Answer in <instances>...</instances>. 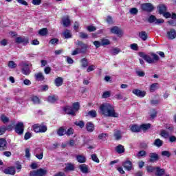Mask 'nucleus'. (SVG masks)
Wrapping results in <instances>:
<instances>
[{
  "instance_id": "nucleus-1",
  "label": "nucleus",
  "mask_w": 176,
  "mask_h": 176,
  "mask_svg": "<svg viewBox=\"0 0 176 176\" xmlns=\"http://www.w3.org/2000/svg\"><path fill=\"white\" fill-rule=\"evenodd\" d=\"M100 109L102 115L107 118H119V113L115 111V107L109 103L102 104Z\"/></svg>"
},
{
  "instance_id": "nucleus-2",
  "label": "nucleus",
  "mask_w": 176,
  "mask_h": 176,
  "mask_svg": "<svg viewBox=\"0 0 176 176\" xmlns=\"http://www.w3.org/2000/svg\"><path fill=\"white\" fill-rule=\"evenodd\" d=\"M140 56L148 64H155V63H157V61L160 60V58H159V56L155 53H151V56L153 58H151V56L146 55L144 53H140Z\"/></svg>"
},
{
  "instance_id": "nucleus-3",
  "label": "nucleus",
  "mask_w": 176,
  "mask_h": 176,
  "mask_svg": "<svg viewBox=\"0 0 176 176\" xmlns=\"http://www.w3.org/2000/svg\"><path fill=\"white\" fill-rule=\"evenodd\" d=\"M19 66L21 67V72L23 75H30V74H31V69H30V67H32V64H28L25 61H21Z\"/></svg>"
},
{
  "instance_id": "nucleus-4",
  "label": "nucleus",
  "mask_w": 176,
  "mask_h": 176,
  "mask_svg": "<svg viewBox=\"0 0 176 176\" xmlns=\"http://www.w3.org/2000/svg\"><path fill=\"white\" fill-rule=\"evenodd\" d=\"M15 133L19 135H23L24 134V123L19 122L14 127Z\"/></svg>"
},
{
  "instance_id": "nucleus-5",
  "label": "nucleus",
  "mask_w": 176,
  "mask_h": 176,
  "mask_svg": "<svg viewBox=\"0 0 176 176\" xmlns=\"http://www.w3.org/2000/svg\"><path fill=\"white\" fill-rule=\"evenodd\" d=\"M47 170L43 168H39L36 170H33L30 173L29 176H38V175H46Z\"/></svg>"
},
{
  "instance_id": "nucleus-6",
  "label": "nucleus",
  "mask_w": 176,
  "mask_h": 176,
  "mask_svg": "<svg viewBox=\"0 0 176 176\" xmlns=\"http://www.w3.org/2000/svg\"><path fill=\"white\" fill-rule=\"evenodd\" d=\"M34 156L38 159V160H42L43 159V149L41 148H36L34 151Z\"/></svg>"
},
{
  "instance_id": "nucleus-7",
  "label": "nucleus",
  "mask_w": 176,
  "mask_h": 176,
  "mask_svg": "<svg viewBox=\"0 0 176 176\" xmlns=\"http://www.w3.org/2000/svg\"><path fill=\"white\" fill-rule=\"evenodd\" d=\"M111 34H115L118 36H123V30L118 26H113L110 29Z\"/></svg>"
},
{
  "instance_id": "nucleus-8",
  "label": "nucleus",
  "mask_w": 176,
  "mask_h": 176,
  "mask_svg": "<svg viewBox=\"0 0 176 176\" xmlns=\"http://www.w3.org/2000/svg\"><path fill=\"white\" fill-rule=\"evenodd\" d=\"M15 42H16V43H19V44L22 43L24 46H25L26 45H28V43H30L28 38H27L25 36L17 37L15 39Z\"/></svg>"
},
{
  "instance_id": "nucleus-9",
  "label": "nucleus",
  "mask_w": 176,
  "mask_h": 176,
  "mask_svg": "<svg viewBox=\"0 0 176 176\" xmlns=\"http://www.w3.org/2000/svg\"><path fill=\"white\" fill-rule=\"evenodd\" d=\"M141 8L144 12H152L154 9L153 6H152L151 3H146L142 4Z\"/></svg>"
},
{
  "instance_id": "nucleus-10",
  "label": "nucleus",
  "mask_w": 176,
  "mask_h": 176,
  "mask_svg": "<svg viewBox=\"0 0 176 176\" xmlns=\"http://www.w3.org/2000/svg\"><path fill=\"white\" fill-rule=\"evenodd\" d=\"M122 166L127 171H131V170H133V163L129 160L122 162Z\"/></svg>"
},
{
  "instance_id": "nucleus-11",
  "label": "nucleus",
  "mask_w": 176,
  "mask_h": 176,
  "mask_svg": "<svg viewBox=\"0 0 176 176\" xmlns=\"http://www.w3.org/2000/svg\"><path fill=\"white\" fill-rule=\"evenodd\" d=\"M149 160L150 163H155V162H157L159 160V155L156 153H149Z\"/></svg>"
},
{
  "instance_id": "nucleus-12",
  "label": "nucleus",
  "mask_w": 176,
  "mask_h": 176,
  "mask_svg": "<svg viewBox=\"0 0 176 176\" xmlns=\"http://www.w3.org/2000/svg\"><path fill=\"white\" fill-rule=\"evenodd\" d=\"M8 149V142L5 138H0V151H3Z\"/></svg>"
},
{
  "instance_id": "nucleus-13",
  "label": "nucleus",
  "mask_w": 176,
  "mask_h": 176,
  "mask_svg": "<svg viewBox=\"0 0 176 176\" xmlns=\"http://www.w3.org/2000/svg\"><path fill=\"white\" fill-rule=\"evenodd\" d=\"M132 93H133V94H135V96H137V97H145L146 92L144 91H141L140 89H133L132 91Z\"/></svg>"
},
{
  "instance_id": "nucleus-14",
  "label": "nucleus",
  "mask_w": 176,
  "mask_h": 176,
  "mask_svg": "<svg viewBox=\"0 0 176 176\" xmlns=\"http://www.w3.org/2000/svg\"><path fill=\"white\" fill-rule=\"evenodd\" d=\"M4 174H10V175H14L16 174V168L14 167H9L3 170Z\"/></svg>"
},
{
  "instance_id": "nucleus-15",
  "label": "nucleus",
  "mask_w": 176,
  "mask_h": 176,
  "mask_svg": "<svg viewBox=\"0 0 176 176\" xmlns=\"http://www.w3.org/2000/svg\"><path fill=\"white\" fill-rule=\"evenodd\" d=\"M168 39H175L176 38V31L174 29H170V31L167 32Z\"/></svg>"
},
{
  "instance_id": "nucleus-16",
  "label": "nucleus",
  "mask_w": 176,
  "mask_h": 176,
  "mask_svg": "<svg viewBox=\"0 0 176 176\" xmlns=\"http://www.w3.org/2000/svg\"><path fill=\"white\" fill-rule=\"evenodd\" d=\"M64 111H65V113H67V115H72V116H75V115H76L75 113V111L71 107H65Z\"/></svg>"
},
{
  "instance_id": "nucleus-17",
  "label": "nucleus",
  "mask_w": 176,
  "mask_h": 176,
  "mask_svg": "<svg viewBox=\"0 0 176 176\" xmlns=\"http://www.w3.org/2000/svg\"><path fill=\"white\" fill-rule=\"evenodd\" d=\"M86 129L89 133H93L94 131V124L91 122H88L86 124Z\"/></svg>"
},
{
  "instance_id": "nucleus-18",
  "label": "nucleus",
  "mask_w": 176,
  "mask_h": 176,
  "mask_svg": "<svg viewBox=\"0 0 176 176\" xmlns=\"http://www.w3.org/2000/svg\"><path fill=\"white\" fill-rule=\"evenodd\" d=\"M54 83L56 87H60V86H63L64 79H63V77H58L54 80Z\"/></svg>"
},
{
  "instance_id": "nucleus-19",
  "label": "nucleus",
  "mask_w": 176,
  "mask_h": 176,
  "mask_svg": "<svg viewBox=\"0 0 176 176\" xmlns=\"http://www.w3.org/2000/svg\"><path fill=\"white\" fill-rule=\"evenodd\" d=\"M76 159L78 163H86V157L83 155H76Z\"/></svg>"
},
{
  "instance_id": "nucleus-20",
  "label": "nucleus",
  "mask_w": 176,
  "mask_h": 176,
  "mask_svg": "<svg viewBox=\"0 0 176 176\" xmlns=\"http://www.w3.org/2000/svg\"><path fill=\"white\" fill-rule=\"evenodd\" d=\"M78 168L83 173V174H87V173H89V166L85 164H80L78 166Z\"/></svg>"
},
{
  "instance_id": "nucleus-21",
  "label": "nucleus",
  "mask_w": 176,
  "mask_h": 176,
  "mask_svg": "<svg viewBox=\"0 0 176 176\" xmlns=\"http://www.w3.org/2000/svg\"><path fill=\"white\" fill-rule=\"evenodd\" d=\"M58 100V96L56 95L48 96L47 101L48 102H50L51 104H54L56 101Z\"/></svg>"
},
{
  "instance_id": "nucleus-22",
  "label": "nucleus",
  "mask_w": 176,
  "mask_h": 176,
  "mask_svg": "<svg viewBox=\"0 0 176 176\" xmlns=\"http://www.w3.org/2000/svg\"><path fill=\"white\" fill-rule=\"evenodd\" d=\"M121 50L118 47H113L110 50L109 53L111 56H116L120 53Z\"/></svg>"
},
{
  "instance_id": "nucleus-23",
  "label": "nucleus",
  "mask_w": 176,
  "mask_h": 176,
  "mask_svg": "<svg viewBox=\"0 0 176 176\" xmlns=\"http://www.w3.org/2000/svg\"><path fill=\"white\" fill-rule=\"evenodd\" d=\"M62 21H63V24L64 27H69V25L71 24V21L69 20V16L64 17L62 19Z\"/></svg>"
},
{
  "instance_id": "nucleus-24",
  "label": "nucleus",
  "mask_w": 176,
  "mask_h": 176,
  "mask_svg": "<svg viewBox=\"0 0 176 176\" xmlns=\"http://www.w3.org/2000/svg\"><path fill=\"white\" fill-rule=\"evenodd\" d=\"M74 170H75V165L74 164L68 163L66 164L65 171H74Z\"/></svg>"
},
{
  "instance_id": "nucleus-25",
  "label": "nucleus",
  "mask_w": 176,
  "mask_h": 176,
  "mask_svg": "<svg viewBox=\"0 0 176 176\" xmlns=\"http://www.w3.org/2000/svg\"><path fill=\"white\" fill-rule=\"evenodd\" d=\"M139 38L143 41H146L148 39V34L145 31H142L139 32Z\"/></svg>"
},
{
  "instance_id": "nucleus-26",
  "label": "nucleus",
  "mask_w": 176,
  "mask_h": 176,
  "mask_svg": "<svg viewBox=\"0 0 176 176\" xmlns=\"http://www.w3.org/2000/svg\"><path fill=\"white\" fill-rule=\"evenodd\" d=\"M158 9H159V13L160 14H163V13L166 12V10H167V7H166L165 5L164 4H160L159 6H158Z\"/></svg>"
},
{
  "instance_id": "nucleus-27",
  "label": "nucleus",
  "mask_w": 176,
  "mask_h": 176,
  "mask_svg": "<svg viewBox=\"0 0 176 176\" xmlns=\"http://www.w3.org/2000/svg\"><path fill=\"white\" fill-rule=\"evenodd\" d=\"M131 131H132V133H140L141 128L138 125H132L131 126Z\"/></svg>"
},
{
  "instance_id": "nucleus-28",
  "label": "nucleus",
  "mask_w": 176,
  "mask_h": 176,
  "mask_svg": "<svg viewBox=\"0 0 176 176\" xmlns=\"http://www.w3.org/2000/svg\"><path fill=\"white\" fill-rule=\"evenodd\" d=\"M116 151L117 153H124V146L122 144H119L116 147Z\"/></svg>"
},
{
  "instance_id": "nucleus-29",
  "label": "nucleus",
  "mask_w": 176,
  "mask_h": 176,
  "mask_svg": "<svg viewBox=\"0 0 176 176\" xmlns=\"http://www.w3.org/2000/svg\"><path fill=\"white\" fill-rule=\"evenodd\" d=\"M156 176H163L164 175V169L160 168V167H156Z\"/></svg>"
},
{
  "instance_id": "nucleus-30",
  "label": "nucleus",
  "mask_w": 176,
  "mask_h": 176,
  "mask_svg": "<svg viewBox=\"0 0 176 176\" xmlns=\"http://www.w3.org/2000/svg\"><path fill=\"white\" fill-rule=\"evenodd\" d=\"M153 145L157 146V148H160V146H163V141L160 139H155V142H153Z\"/></svg>"
},
{
  "instance_id": "nucleus-31",
  "label": "nucleus",
  "mask_w": 176,
  "mask_h": 176,
  "mask_svg": "<svg viewBox=\"0 0 176 176\" xmlns=\"http://www.w3.org/2000/svg\"><path fill=\"white\" fill-rule=\"evenodd\" d=\"M81 66L82 68H87L89 67V62L86 58H83L80 60Z\"/></svg>"
},
{
  "instance_id": "nucleus-32",
  "label": "nucleus",
  "mask_w": 176,
  "mask_h": 176,
  "mask_svg": "<svg viewBox=\"0 0 176 176\" xmlns=\"http://www.w3.org/2000/svg\"><path fill=\"white\" fill-rule=\"evenodd\" d=\"M63 36L65 39H69V38H72V34H71V30H66L63 32Z\"/></svg>"
},
{
  "instance_id": "nucleus-33",
  "label": "nucleus",
  "mask_w": 176,
  "mask_h": 176,
  "mask_svg": "<svg viewBox=\"0 0 176 176\" xmlns=\"http://www.w3.org/2000/svg\"><path fill=\"white\" fill-rule=\"evenodd\" d=\"M114 137L117 141H119V140H122V133H120V131H115Z\"/></svg>"
},
{
  "instance_id": "nucleus-34",
  "label": "nucleus",
  "mask_w": 176,
  "mask_h": 176,
  "mask_svg": "<svg viewBox=\"0 0 176 176\" xmlns=\"http://www.w3.org/2000/svg\"><path fill=\"white\" fill-rule=\"evenodd\" d=\"M160 135L161 137H163L164 138H168L170 133L164 129H162L160 131Z\"/></svg>"
},
{
  "instance_id": "nucleus-35",
  "label": "nucleus",
  "mask_w": 176,
  "mask_h": 176,
  "mask_svg": "<svg viewBox=\"0 0 176 176\" xmlns=\"http://www.w3.org/2000/svg\"><path fill=\"white\" fill-rule=\"evenodd\" d=\"M151 129V124H144L140 125V130H143V131H146V130H149Z\"/></svg>"
},
{
  "instance_id": "nucleus-36",
  "label": "nucleus",
  "mask_w": 176,
  "mask_h": 176,
  "mask_svg": "<svg viewBox=\"0 0 176 176\" xmlns=\"http://www.w3.org/2000/svg\"><path fill=\"white\" fill-rule=\"evenodd\" d=\"M36 79L37 80H45V76H43V74L42 73H37L34 75Z\"/></svg>"
},
{
  "instance_id": "nucleus-37",
  "label": "nucleus",
  "mask_w": 176,
  "mask_h": 176,
  "mask_svg": "<svg viewBox=\"0 0 176 176\" xmlns=\"http://www.w3.org/2000/svg\"><path fill=\"white\" fill-rule=\"evenodd\" d=\"M57 134L59 135V137H63V135H65V129L60 127L57 131Z\"/></svg>"
},
{
  "instance_id": "nucleus-38",
  "label": "nucleus",
  "mask_w": 176,
  "mask_h": 176,
  "mask_svg": "<svg viewBox=\"0 0 176 176\" xmlns=\"http://www.w3.org/2000/svg\"><path fill=\"white\" fill-rule=\"evenodd\" d=\"M38 34L41 36H45L47 35V28H44L38 31Z\"/></svg>"
},
{
  "instance_id": "nucleus-39",
  "label": "nucleus",
  "mask_w": 176,
  "mask_h": 176,
  "mask_svg": "<svg viewBox=\"0 0 176 176\" xmlns=\"http://www.w3.org/2000/svg\"><path fill=\"white\" fill-rule=\"evenodd\" d=\"M33 104H41V99L38 98V96H32L31 98Z\"/></svg>"
},
{
  "instance_id": "nucleus-40",
  "label": "nucleus",
  "mask_w": 176,
  "mask_h": 176,
  "mask_svg": "<svg viewBox=\"0 0 176 176\" xmlns=\"http://www.w3.org/2000/svg\"><path fill=\"white\" fill-rule=\"evenodd\" d=\"M157 116V111L155 109H152L150 113V119H154Z\"/></svg>"
},
{
  "instance_id": "nucleus-41",
  "label": "nucleus",
  "mask_w": 176,
  "mask_h": 176,
  "mask_svg": "<svg viewBox=\"0 0 176 176\" xmlns=\"http://www.w3.org/2000/svg\"><path fill=\"white\" fill-rule=\"evenodd\" d=\"M146 156V151H144V150H142V151H140L136 157H145Z\"/></svg>"
},
{
  "instance_id": "nucleus-42",
  "label": "nucleus",
  "mask_w": 176,
  "mask_h": 176,
  "mask_svg": "<svg viewBox=\"0 0 176 176\" xmlns=\"http://www.w3.org/2000/svg\"><path fill=\"white\" fill-rule=\"evenodd\" d=\"M87 116H91V118H96L97 116V111H96V110H91L87 113Z\"/></svg>"
},
{
  "instance_id": "nucleus-43",
  "label": "nucleus",
  "mask_w": 176,
  "mask_h": 176,
  "mask_svg": "<svg viewBox=\"0 0 176 176\" xmlns=\"http://www.w3.org/2000/svg\"><path fill=\"white\" fill-rule=\"evenodd\" d=\"M8 67L9 68H11L12 69H14V68L17 67V64H16V63H14V61L13 60H10L8 62Z\"/></svg>"
},
{
  "instance_id": "nucleus-44",
  "label": "nucleus",
  "mask_w": 176,
  "mask_h": 176,
  "mask_svg": "<svg viewBox=\"0 0 176 176\" xmlns=\"http://www.w3.org/2000/svg\"><path fill=\"white\" fill-rule=\"evenodd\" d=\"M157 86H159L158 83H153L150 87V91L153 93V91H155L157 90Z\"/></svg>"
},
{
  "instance_id": "nucleus-45",
  "label": "nucleus",
  "mask_w": 176,
  "mask_h": 176,
  "mask_svg": "<svg viewBox=\"0 0 176 176\" xmlns=\"http://www.w3.org/2000/svg\"><path fill=\"white\" fill-rule=\"evenodd\" d=\"M101 45L102 46H107V45H111V41L107 38H102Z\"/></svg>"
},
{
  "instance_id": "nucleus-46",
  "label": "nucleus",
  "mask_w": 176,
  "mask_h": 176,
  "mask_svg": "<svg viewBox=\"0 0 176 176\" xmlns=\"http://www.w3.org/2000/svg\"><path fill=\"white\" fill-rule=\"evenodd\" d=\"M129 13L133 16H135L136 14H138V9H137L136 8H130Z\"/></svg>"
},
{
  "instance_id": "nucleus-47",
  "label": "nucleus",
  "mask_w": 176,
  "mask_h": 176,
  "mask_svg": "<svg viewBox=\"0 0 176 176\" xmlns=\"http://www.w3.org/2000/svg\"><path fill=\"white\" fill-rule=\"evenodd\" d=\"M72 107L74 112H78V110L80 108V104H79V102H77L73 103Z\"/></svg>"
},
{
  "instance_id": "nucleus-48",
  "label": "nucleus",
  "mask_w": 176,
  "mask_h": 176,
  "mask_svg": "<svg viewBox=\"0 0 176 176\" xmlns=\"http://www.w3.org/2000/svg\"><path fill=\"white\" fill-rule=\"evenodd\" d=\"M148 21L151 24H152L153 23H154V24H155V23H156V16H155V15H151L149 16V18L148 19Z\"/></svg>"
},
{
  "instance_id": "nucleus-49",
  "label": "nucleus",
  "mask_w": 176,
  "mask_h": 176,
  "mask_svg": "<svg viewBox=\"0 0 176 176\" xmlns=\"http://www.w3.org/2000/svg\"><path fill=\"white\" fill-rule=\"evenodd\" d=\"M80 47L81 48H80V53H82V54H86V52H87V44H85Z\"/></svg>"
},
{
  "instance_id": "nucleus-50",
  "label": "nucleus",
  "mask_w": 176,
  "mask_h": 176,
  "mask_svg": "<svg viewBox=\"0 0 176 176\" xmlns=\"http://www.w3.org/2000/svg\"><path fill=\"white\" fill-rule=\"evenodd\" d=\"M76 126H78L80 129H83L85 127V122L83 121H76L74 122Z\"/></svg>"
},
{
  "instance_id": "nucleus-51",
  "label": "nucleus",
  "mask_w": 176,
  "mask_h": 176,
  "mask_svg": "<svg viewBox=\"0 0 176 176\" xmlns=\"http://www.w3.org/2000/svg\"><path fill=\"white\" fill-rule=\"evenodd\" d=\"M1 120L3 122V123H9V118L6 117L5 115H1Z\"/></svg>"
},
{
  "instance_id": "nucleus-52",
  "label": "nucleus",
  "mask_w": 176,
  "mask_h": 176,
  "mask_svg": "<svg viewBox=\"0 0 176 176\" xmlns=\"http://www.w3.org/2000/svg\"><path fill=\"white\" fill-rule=\"evenodd\" d=\"M14 127H16L14 122H12L6 126V129L8 130V131H12V130H13Z\"/></svg>"
},
{
  "instance_id": "nucleus-53",
  "label": "nucleus",
  "mask_w": 176,
  "mask_h": 176,
  "mask_svg": "<svg viewBox=\"0 0 176 176\" xmlns=\"http://www.w3.org/2000/svg\"><path fill=\"white\" fill-rule=\"evenodd\" d=\"M146 170L147 173H153V171H155V170H156V168L153 167L152 166H147L146 167Z\"/></svg>"
},
{
  "instance_id": "nucleus-54",
  "label": "nucleus",
  "mask_w": 176,
  "mask_h": 176,
  "mask_svg": "<svg viewBox=\"0 0 176 176\" xmlns=\"http://www.w3.org/2000/svg\"><path fill=\"white\" fill-rule=\"evenodd\" d=\"M136 74L138 76H140V78H144L145 76V72L144 71L139 69L136 71Z\"/></svg>"
},
{
  "instance_id": "nucleus-55",
  "label": "nucleus",
  "mask_w": 176,
  "mask_h": 176,
  "mask_svg": "<svg viewBox=\"0 0 176 176\" xmlns=\"http://www.w3.org/2000/svg\"><path fill=\"white\" fill-rule=\"evenodd\" d=\"M40 133H46L47 131V126L46 125H39Z\"/></svg>"
},
{
  "instance_id": "nucleus-56",
  "label": "nucleus",
  "mask_w": 176,
  "mask_h": 176,
  "mask_svg": "<svg viewBox=\"0 0 176 176\" xmlns=\"http://www.w3.org/2000/svg\"><path fill=\"white\" fill-rule=\"evenodd\" d=\"M79 35H80V38H81V39H87L89 38V35L87 34V33L80 32Z\"/></svg>"
},
{
  "instance_id": "nucleus-57",
  "label": "nucleus",
  "mask_w": 176,
  "mask_h": 176,
  "mask_svg": "<svg viewBox=\"0 0 176 176\" xmlns=\"http://www.w3.org/2000/svg\"><path fill=\"white\" fill-rule=\"evenodd\" d=\"M109 97H111V91H106L102 94V98H108Z\"/></svg>"
},
{
  "instance_id": "nucleus-58",
  "label": "nucleus",
  "mask_w": 176,
  "mask_h": 176,
  "mask_svg": "<svg viewBox=\"0 0 176 176\" xmlns=\"http://www.w3.org/2000/svg\"><path fill=\"white\" fill-rule=\"evenodd\" d=\"M87 31H89V32H94V31H96V30H97V28H96V26H93V25H89L87 28Z\"/></svg>"
},
{
  "instance_id": "nucleus-59",
  "label": "nucleus",
  "mask_w": 176,
  "mask_h": 176,
  "mask_svg": "<svg viewBox=\"0 0 176 176\" xmlns=\"http://www.w3.org/2000/svg\"><path fill=\"white\" fill-rule=\"evenodd\" d=\"M6 126H1L0 127V135H2L3 134H5V133L6 132Z\"/></svg>"
},
{
  "instance_id": "nucleus-60",
  "label": "nucleus",
  "mask_w": 176,
  "mask_h": 176,
  "mask_svg": "<svg viewBox=\"0 0 176 176\" xmlns=\"http://www.w3.org/2000/svg\"><path fill=\"white\" fill-rule=\"evenodd\" d=\"M162 155L166 156V157H170V156H171V153L168 151H164L162 152Z\"/></svg>"
},
{
  "instance_id": "nucleus-61",
  "label": "nucleus",
  "mask_w": 176,
  "mask_h": 176,
  "mask_svg": "<svg viewBox=\"0 0 176 176\" xmlns=\"http://www.w3.org/2000/svg\"><path fill=\"white\" fill-rule=\"evenodd\" d=\"M107 137H108L107 133H100L98 135V139L99 140H105V138H107Z\"/></svg>"
},
{
  "instance_id": "nucleus-62",
  "label": "nucleus",
  "mask_w": 176,
  "mask_h": 176,
  "mask_svg": "<svg viewBox=\"0 0 176 176\" xmlns=\"http://www.w3.org/2000/svg\"><path fill=\"white\" fill-rule=\"evenodd\" d=\"M34 131L35 133H41L40 126L38 124H34L33 126Z\"/></svg>"
},
{
  "instance_id": "nucleus-63",
  "label": "nucleus",
  "mask_w": 176,
  "mask_h": 176,
  "mask_svg": "<svg viewBox=\"0 0 176 176\" xmlns=\"http://www.w3.org/2000/svg\"><path fill=\"white\" fill-rule=\"evenodd\" d=\"M114 98H116V100H123V95L122 93L117 94L114 96Z\"/></svg>"
},
{
  "instance_id": "nucleus-64",
  "label": "nucleus",
  "mask_w": 176,
  "mask_h": 176,
  "mask_svg": "<svg viewBox=\"0 0 176 176\" xmlns=\"http://www.w3.org/2000/svg\"><path fill=\"white\" fill-rule=\"evenodd\" d=\"M65 134H67V135H72V134H74V129H68L67 131H65Z\"/></svg>"
}]
</instances>
